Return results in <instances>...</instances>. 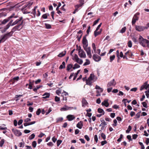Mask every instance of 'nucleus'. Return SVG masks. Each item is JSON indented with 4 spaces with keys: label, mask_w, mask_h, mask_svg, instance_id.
<instances>
[{
    "label": "nucleus",
    "mask_w": 149,
    "mask_h": 149,
    "mask_svg": "<svg viewBox=\"0 0 149 149\" xmlns=\"http://www.w3.org/2000/svg\"><path fill=\"white\" fill-rule=\"evenodd\" d=\"M66 53V51H64L60 53L58 55V56L59 57H62L64 56Z\"/></svg>",
    "instance_id": "obj_26"
},
{
    "label": "nucleus",
    "mask_w": 149,
    "mask_h": 149,
    "mask_svg": "<svg viewBox=\"0 0 149 149\" xmlns=\"http://www.w3.org/2000/svg\"><path fill=\"white\" fill-rule=\"evenodd\" d=\"M36 145L37 143L36 141H33L32 143V146L34 148H36Z\"/></svg>",
    "instance_id": "obj_41"
},
{
    "label": "nucleus",
    "mask_w": 149,
    "mask_h": 149,
    "mask_svg": "<svg viewBox=\"0 0 149 149\" xmlns=\"http://www.w3.org/2000/svg\"><path fill=\"white\" fill-rule=\"evenodd\" d=\"M137 90V88L136 87H135V88H132L130 90V91H132L136 92Z\"/></svg>",
    "instance_id": "obj_62"
},
{
    "label": "nucleus",
    "mask_w": 149,
    "mask_h": 149,
    "mask_svg": "<svg viewBox=\"0 0 149 149\" xmlns=\"http://www.w3.org/2000/svg\"><path fill=\"white\" fill-rule=\"evenodd\" d=\"M123 137V135L122 134H121L120 136V137L117 140V141L118 142H120Z\"/></svg>",
    "instance_id": "obj_49"
},
{
    "label": "nucleus",
    "mask_w": 149,
    "mask_h": 149,
    "mask_svg": "<svg viewBox=\"0 0 149 149\" xmlns=\"http://www.w3.org/2000/svg\"><path fill=\"white\" fill-rule=\"evenodd\" d=\"M98 31L95 30L94 32V35L95 37L100 34L102 31V29H101L99 31Z\"/></svg>",
    "instance_id": "obj_24"
},
{
    "label": "nucleus",
    "mask_w": 149,
    "mask_h": 149,
    "mask_svg": "<svg viewBox=\"0 0 149 149\" xmlns=\"http://www.w3.org/2000/svg\"><path fill=\"white\" fill-rule=\"evenodd\" d=\"M149 88V85L148 84L147 81L145 82L141 86L140 89L141 91H142L144 89L147 90Z\"/></svg>",
    "instance_id": "obj_11"
},
{
    "label": "nucleus",
    "mask_w": 149,
    "mask_h": 149,
    "mask_svg": "<svg viewBox=\"0 0 149 149\" xmlns=\"http://www.w3.org/2000/svg\"><path fill=\"white\" fill-rule=\"evenodd\" d=\"M48 16V15L47 13L43 14L42 16V17L45 19H46L47 18Z\"/></svg>",
    "instance_id": "obj_54"
},
{
    "label": "nucleus",
    "mask_w": 149,
    "mask_h": 149,
    "mask_svg": "<svg viewBox=\"0 0 149 149\" xmlns=\"http://www.w3.org/2000/svg\"><path fill=\"white\" fill-rule=\"evenodd\" d=\"M62 142V141L60 140H58L57 141V145L58 146L59 145L61 144Z\"/></svg>",
    "instance_id": "obj_57"
},
{
    "label": "nucleus",
    "mask_w": 149,
    "mask_h": 149,
    "mask_svg": "<svg viewBox=\"0 0 149 149\" xmlns=\"http://www.w3.org/2000/svg\"><path fill=\"white\" fill-rule=\"evenodd\" d=\"M139 40L140 44L143 47H146L145 45L144 44V43H149V40L143 38L140 35L139 36Z\"/></svg>",
    "instance_id": "obj_4"
},
{
    "label": "nucleus",
    "mask_w": 149,
    "mask_h": 149,
    "mask_svg": "<svg viewBox=\"0 0 149 149\" xmlns=\"http://www.w3.org/2000/svg\"><path fill=\"white\" fill-rule=\"evenodd\" d=\"M19 15L18 13H13L8 18L10 20L12 19L13 18H17L19 17Z\"/></svg>",
    "instance_id": "obj_13"
},
{
    "label": "nucleus",
    "mask_w": 149,
    "mask_h": 149,
    "mask_svg": "<svg viewBox=\"0 0 149 149\" xmlns=\"http://www.w3.org/2000/svg\"><path fill=\"white\" fill-rule=\"evenodd\" d=\"M135 29L141 32L143 31L145 29L144 26H135Z\"/></svg>",
    "instance_id": "obj_15"
},
{
    "label": "nucleus",
    "mask_w": 149,
    "mask_h": 149,
    "mask_svg": "<svg viewBox=\"0 0 149 149\" xmlns=\"http://www.w3.org/2000/svg\"><path fill=\"white\" fill-rule=\"evenodd\" d=\"M132 129V127L131 126L129 125L128 126V127L127 130H126V133H129L130 132L131 130Z\"/></svg>",
    "instance_id": "obj_44"
},
{
    "label": "nucleus",
    "mask_w": 149,
    "mask_h": 149,
    "mask_svg": "<svg viewBox=\"0 0 149 149\" xmlns=\"http://www.w3.org/2000/svg\"><path fill=\"white\" fill-rule=\"evenodd\" d=\"M95 88L97 90L96 91V93H101L103 92V91L102 88H101L100 86H98L97 85H96L95 86Z\"/></svg>",
    "instance_id": "obj_19"
},
{
    "label": "nucleus",
    "mask_w": 149,
    "mask_h": 149,
    "mask_svg": "<svg viewBox=\"0 0 149 149\" xmlns=\"http://www.w3.org/2000/svg\"><path fill=\"white\" fill-rule=\"evenodd\" d=\"M12 131L14 133L15 135L17 136H21L22 134V133L19 130L13 129L12 130Z\"/></svg>",
    "instance_id": "obj_12"
},
{
    "label": "nucleus",
    "mask_w": 149,
    "mask_h": 149,
    "mask_svg": "<svg viewBox=\"0 0 149 149\" xmlns=\"http://www.w3.org/2000/svg\"><path fill=\"white\" fill-rule=\"evenodd\" d=\"M140 15V13L137 12L135 14L132 19V25L134 24L136 22V21H138L139 19V17L138 16Z\"/></svg>",
    "instance_id": "obj_8"
},
{
    "label": "nucleus",
    "mask_w": 149,
    "mask_h": 149,
    "mask_svg": "<svg viewBox=\"0 0 149 149\" xmlns=\"http://www.w3.org/2000/svg\"><path fill=\"white\" fill-rule=\"evenodd\" d=\"M78 34H81L80 36L79 37L78 36H77V38H78V40L79 41L80 40V39L81 37V36H82V32L81 31V30H80L78 32Z\"/></svg>",
    "instance_id": "obj_36"
},
{
    "label": "nucleus",
    "mask_w": 149,
    "mask_h": 149,
    "mask_svg": "<svg viewBox=\"0 0 149 149\" xmlns=\"http://www.w3.org/2000/svg\"><path fill=\"white\" fill-rule=\"evenodd\" d=\"M99 20L100 19H97V20L95 21L93 24V26H94V25H95L98 22Z\"/></svg>",
    "instance_id": "obj_60"
},
{
    "label": "nucleus",
    "mask_w": 149,
    "mask_h": 149,
    "mask_svg": "<svg viewBox=\"0 0 149 149\" xmlns=\"http://www.w3.org/2000/svg\"><path fill=\"white\" fill-rule=\"evenodd\" d=\"M108 88L107 89V92L108 93H109L111 91V90L112 89V87H108Z\"/></svg>",
    "instance_id": "obj_64"
},
{
    "label": "nucleus",
    "mask_w": 149,
    "mask_h": 149,
    "mask_svg": "<svg viewBox=\"0 0 149 149\" xmlns=\"http://www.w3.org/2000/svg\"><path fill=\"white\" fill-rule=\"evenodd\" d=\"M113 122L114 123L112 125L113 126H116L117 125V121L116 120L114 119L113 121Z\"/></svg>",
    "instance_id": "obj_52"
},
{
    "label": "nucleus",
    "mask_w": 149,
    "mask_h": 149,
    "mask_svg": "<svg viewBox=\"0 0 149 149\" xmlns=\"http://www.w3.org/2000/svg\"><path fill=\"white\" fill-rule=\"evenodd\" d=\"M70 109H72L73 107H69L66 105H65L63 107L60 109V111H65L68 110H69Z\"/></svg>",
    "instance_id": "obj_16"
},
{
    "label": "nucleus",
    "mask_w": 149,
    "mask_h": 149,
    "mask_svg": "<svg viewBox=\"0 0 149 149\" xmlns=\"http://www.w3.org/2000/svg\"><path fill=\"white\" fill-rule=\"evenodd\" d=\"M78 49V54L79 56L81 58H85L86 57V55L85 52L83 49H81V47L79 46Z\"/></svg>",
    "instance_id": "obj_3"
},
{
    "label": "nucleus",
    "mask_w": 149,
    "mask_h": 149,
    "mask_svg": "<svg viewBox=\"0 0 149 149\" xmlns=\"http://www.w3.org/2000/svg\"><path fill=\"white\" fill-rule=\"evenodd\" d=\"M4 143V140L3 139H2V140L0 141V146L2 147Z\"/></svg>",
    "instance_id": "obj_47"
},
{
    "label": "nucleus",
    "mask_w": 149,
    "mask_h": 149,
    "mask_svg": "<svg viewBox=\"0 0 149 149\" xmlns=\"http://www.w3.org/2000/svg\"><path fill=\"white\" fill-rule=\"evenodd\" d=\"M101 136L103 139L105 140L106 139V135L104 133H102L101 134Z\"/></svg>",
    "instance_id": "obj_51"
},
{
    "label": "nucleus",
    "mask_w": 149,
    "mask_h": 149,
    "mask_svg": "<svg viewBox=\"0 0 149 149\" xmlns=\"http://www.w3.org/2000/svg\"><path fill=\"white\" fill-rule=\"evenodd\" d=\"M132 39L133 42L135 43H136L137 42V40L136 38L134 37H133L132 38Z\"/></svg>",
    "instance_id": "obj_50"
},
{
    "label": "nucleus",
    "mask_w": 149,
    "mask_h": 149,
    "mask_svg": "<svg viewBox=\"0 0 149 149\" xmlns=\"http://www.w3.org/2000/svg\"><path fill=\"white\" fill-rule=\"evenodd\" d=\"M101 123L100 125L99 126H105L107 125L106 123L105 122L104 120H103L101 121Z\"/></svg>",
    "instance_id": "obj_31"
},
{
    "label": "nucleus",
    "mask_w": 149,
    "mask_h": 149,
    "mask_svg": "<svg viewBox=\"0 0 149 149\" xmlns=\"http://www.w3.org/2000/svg\"><path fill=\"white\" fill-rule=\"evenodd\" d=\"M55 100L56 102H58L60 100V98L57 96H56L55 98Z\"/></svg>",
    "instance_id": "obj_56"
},
{
    "label": "nucleus",
    "mask_w": 149,
    "mask_h": 149,
    "mask_svg": "<svg viewBox=\"0 0 149 149\" xmlns=\"http://www.w3.org/2000/svg\"><path fill=\"white\" fill-rule=\"evenodd\" d=\"M80 66L77 63H76L74 65V66L73 67V69L75 70L76 68H79Z\"/></svg>",
    "instance_id": "obj_40"
},
{
    "label": "nucleus",
    "mask_w": 149,
    "mask_h": 149,
    "mask_svg": "<svg viewBox=\"0 0 149 149\" xmlns=\"http://www.w3.org/2000/svg\"><path fill=\"white\" fill-rule=\"evenodd\" d=\"M142 104L143 105V106L144 107L146 108H147L148 107L147 106V104L146 102H143L142 103Z\"/></svg>",
    "instance_id": "obj_46"
},
{
    "label": "nucleus",
    "mask_w": 149,
    "mask_h": 149,
    "mask_svg": "<svg viewBox=\"0 0 149 149\" xmlns=\"http://www.w3.org/2000/svg\"><path fill=\"white\" fill-rule=\"evenodd\" d=\"M56 123H58L59 122H61L63 120L62 117H59L56 119Z\"/></svg>",
    "instance_id": "obj_38"
},
{
    "label": "nucleus",
    "mask_w": 149,
    "mask_h": 149,
    "mask_svg": "<svg viewBox=\"0 0 149 149\" xmlns=\"http://www.w3.org/2000/svg\"><path fill=\"white\" fill-rule=\"evenodd\" d=\"M79 70H78L77 71V73H76L74 74V78H73V80H75L76 79V78L77 76V75H78V74L79 73Z\"/></svg>",
    "instance_id": "obj_42"
},
{
    "label": "nucleus",
    "mask_w": 149,
    "mask_h": 149,
    "mask_svg": "<svg viewBox=\"0 0 149 149\" xmlns=\"http://www.w3.org/2000/svg\"><path fill=\"white\" fill-rule=\"evenodd\" d=\"M126 27H124L123 28L121 29L120 30V33H125L126 31Z\"/></svg>",
    "instance_id": "obj_37"
},
{
    "label": "nucleus",
    "mask_w": 149,
    "mask_h": 149,
    "mask_svg": "<svg viewBox=\"0 0 149 149\" xmlns=\"http://www.w3.org/2000/svg\"><path fill=\"white\" fill-rule=\"evenodd\" d=\"M19 79V77L18 76L15 77H14L12 79L10 80V81L12 82L13 83H14V80H16V81H17Z\"/></svg>",
    "instance_id": "obj_30"
},
{
    "label": "nucleus",
    "mask_w": 149,
    "mask_h": 149,
    "mask_svg": "<svg viewBox=\"0 0 149 149\" xmlns=\"http://www.w3.org/2000/svg\"><path fill=\"white\" fill-rule=\"evenodd\" d=\"M115 58V56L114 55L112 56H111L110 57V62L111 63L113 60H114Z\"/></svg>",
    "instance_id": "obj_33"
},
{
    "label": "nucleus",
    "mask_w": 149,
    "mask_h": 149,
    "mask_svg": "<svg viewBox=\"0 0 149 149\" xmlns=\"http://www.w3.org/2000/svg\"><path fill=\"white\" fill-rule=\"evenodd\" d=\"M83 48L86 52L87 55L90 58H91L92 56L91 54V47H84Z\"/></svg>",
    "instance_id": "obj_9"
},
{
    "label": "nucleus",
    "mask_w": 149,
    "mask_h": 149,
    "mask_svg": "<svg viewBox=\"0 0 149 149\" xmlns=\"http://www.w3.org/2000/svg\"><path fill=\"white\" fill-rule=\"evenodd\" d=\"M46 27L47 29H49L51 28V26L50 24H45Z\"/></svg>",
    "instance_id": "obj_55"
},
{
    "label": "nucleus",
    "mask_w": 149,
    "mask_h": 149,
    "mask_svg": "<svg viewBox=\"0 0 149 149\" xmlns=\"http://www.w3.org/2000/svg\"><path fill=\"white\" fill-rule=\"evenodd\" d=\"M90 61L88 59H86V62L84 63V64H83V65L85 66V65H88L89 64H90Z\"/></svg>",
    "instance_id": "obj_35"
},
{
    "label": "nucleus",
    "mask_w": 149,
    "mask_h": 149,
    "mask_svg": "<svg viewBox=\"0 0 149 149\" xmlns=\"http://www.w3.org/2000/svg\"><path fill=\"white\" fill-rule=\"evenodd\" d=\"M4 9H3L0 10V18L3 16H6L7 15V13L6 12H2V10L4 11Z\"/></svg>",
    "instance_id": "obj_23"
},
{
    "label": "nucleus",
    "mask_w": 149,
    "mask_h": 149,
    "mask_svg": "<svg viewBox=\"0 0 149 149\" xmlns=\"http://www.w3.org/2000/svg\"><path fill=\"white\" fill-rule=\"evenodd\" d=\"M137 135L136 134H134L132 135V138L133 139H135L137 137Z\"/></svg>",
    "instance_id": "obj_63"
},
{
    "label": "nucleus",
    "mask_w": 149,
    "mask_h": 149,
    "mask_svg": "<svg viewBox=\"0 0 149 149\" xmlns=\"http://www.w3.org/2000/svg\"><path fill=\"white\" fill-rule=\"evenodd\" d=\"M35 137V134L34 133L32 134L29 137V139L30 140H32L34 139Z\"/></svg>",
    "instance_id": "obj_39"
},
{
    "label": "nucleus",
    "mask_w": 149,
    "mask_h": 149,
    "mask_svg": "<svg viewBox=\"0 0 149 149\" xmlns=\"http://www.w3.org/2000/svg\"><path fill=\"white\" fill-rule=\"evenodd\" d=\"M125 101H127V102L128 103H129L130 102L131 100H129V101H128L127 100V99H123V102L125 105H126V102H125Z\"/></svg>",
    "instance_id": "obj_53"
},
{
    "label": "nucleus",
    "mask_w": 149,
    "mask_h": 149,
    "mask_svg": "<svg viewBox=\"0 0 149 149\" xmlns=\"http://www.w3.org/2000/svg\"><path fill=\"white\" fill-rule=\"evenodd\" d=\"M18 18V19L16 20L13 22V20L11 19L4 28L1 30L2 33H3L6 32L7 30L11 26H12L17 24H18L17 25L20 24L22 23V25L23 22V21L22 20L23 17H19Z\"/></svg>",
    "instance_id": "obj_1"
},
{
    "label": "nucleus",
    "mask_w": 149,
    "mask_h": 149,
    "mask_svg": "<svg viewBox=\"0 0 149 149\" xmlns=\"http://www.w3.org/2000/svg\"><path fill=\"white\" fill-rule=\"evenodd\" d=\"M22 23L20 24L17 25L13 27L11 31L9 33L12 36L13 33L15 31L17 30H19L22 28Z\"/></svg>",
    "instance_id": "obj_5"
},
{
    "label": "nucleus",
    "mask_w": 149,
    "mask_h": 149,
    "mask_svg": "<svg viewBox=\"0 0 149 149\" xmlns=\"http://www.w3.org/2000/svg\"><path fill=\"white\" fill-rule=\"evenodd\" d=\"M72 59L73 60L80 65H81L83 62L82 59L79 58L78 57V55L76 54H75L73 56Z\"/></svg>",
    "instance_id": "obj_6"
},
{
    "label": "nucleus",
    "mask_w": 149,
    "mask_h": 149,
    "mask_svg": "<svg viewBox=\"0 0 149 149\" xmlns=\"http://www.w3.org/2000/svg\"><path fill=\"white\" fill-rule=\"evenodd\" d=\"M116 84V82L115 81L114 79H113L108 83L107 86V87H109L111 86H114Z\"/></svg>",
    "instance_id": "obj_14"
},
{
    "label": "nucleus",
    "mask_w": 149,
    "mask_h": 149,
    "mask_svg": "<svg viewBox=\"0 0 149 149\" xmlns=\"http://www.w3.org/2000/svg\"><path fill=\"white\" fill-rule=\"evenodd\" d=\"M41 112V110L40 109H38L36 112V114L37 115H39Z\"/></svg>",
    "instance_id": "obj_48"
},
{
    "label": "nucleus",
    "mask_w": 149,
    "mask_h": 149,
    "mask_svg": "<svg viewBox=\"0 0 149 149\" xmlns=\"http://www.w3.org/2000/svg\"><path fill=\"white\" fill-rule=\"evenodd\" d=\"M65 62L63 61L62 63V64L59 67V69H61L65 68Z\"/></svg>",
    "instance_id": "obj_29"
},
{
    "label": "nucleus",
    "mask_w": 149,
    "mask_h": 149,
    "mask_svg": "<svg viewBox=\"0 0 149 149\" xmlns=\"http://www.w3.org/2000/svg\"><path fill=\"white\" fill-rule=\"evenodd\" d=\"M128 47L130 48H131L132 47V43L131 41L129 40L127 43Z\"/></svg>",
    "instance_id": "obj_43"
},
{
    "label": "nucleus",
    "mask_w": 149,
    "mask_h": 149,
    "mask_svg": "<svg viewBox=\"0 0 149 149\" xmlns=\"http://www.w3.org/2000/svg\"><path fill=\"white\" fill-rule=\"evenodd\" d=\"M87 35H85L83 37L82 39V43L83 44V47H88V40L86 38Z\"/></svg>",
    "instance_id": "obj_10"
},
{
    "label": "nucleus",
    "mask_w": 149,
    "mask_h": 149,
    "mask_svg": "<svg viewBox=\"0 0 149 149\" xmlns=\"http://www.w3.org/2000/svg\"><path fill=\"white\" fill-rule=\"evenodd\" d=\"M98 112L102 114V115H104V110L101 108H98L97 109Z\"/></svg>",
    "instance_id": "obj_28"
},
{
    "label": "nucleus",
    "mask_w": 149,
    "mask_h": 149,
    "mask_svg": "<svg viewBox=\"0 0 149 149\" xmlns=\"http://www.w3.org/2000/svg\"><path fill=\"white\" fill-rule=\"evenodd\" d=\"M45 135V134L42 132H41L39 135L38 136V137L40 138H41L43 136H44Z\"/></svg>",
    "instance_id": "obj_58"
},
{
    "label": "nucleus",
    "mask_w": 149,
    "mask_h": 149,
    "mask_svg": "<svg viewBox=\"0 0 149 149\" xmlns=\"http://www.w3.org/2000/svg\"><path fill=\"white\" fill-rule=\"evenodd\" d=\"M88 104L87 101L84 98H83L82 101V106L83 107H85Z\"/></svg>",
    "instance_id": "obj_20"
},
{
    "label": "nucleus",
    "mask_w": 149,
    "mask_h": 149,
    "mask_svg": "<svg viewBox=\"0 0 149 149\" xmlns=\"http://www.w3.org/2000/svg\"><path fill=\"white\" fill-rule=\"evenodd\" d=\"M37 8V6H35L34 7V8L32 9V12L31 13V14H32L33 17H36V9Z\"/></svg>",
    "instance_id": "obj_22"
},
{
    "label": "nucleus",
    "mask_w": 149,
    "mask_h": 149,
    "mask_svg": "<svg viewBox=\"0 0 149 149\" xmlns=\"http://www.w3.org/2000/svg\"><path fill=\"white\" fill-rule=\"evenodd\" d=\"M50 94L49 93H45L43 95V98L46 99L49 97Z\"/></svg>",
    "instance_id": "obj_27"
},
{
    "label": "nucleus",
    "mask_w": 149,
    "mask_h": 149,
    "mask_svg": "<svg viewBox=\"0 0 149 149\" xmlns=\"http://www.w3.org/2000/svg\"><path fill=\"white\" fill-rule=\"evenodd\" d=\"M90 30H91V27H90V26H89L88 27V29L87 30V31H86L87 35H87V36L88 35L90 31Z\"/></svg>",
    "instance_id": "obj_45"
},
{
    "label": "nucleus",
    "mask_w": 149,
    "mask_h": 149,
    "mask_svg": "<svg viewBox=\"0 0 149 149\" xmlns=\"http://www.w3.org/2000/svg\"><path fill=\"white\" fill-rule=\"evenodd\" d=\"M102 106H104L106 107H107L109 106V103L108 102V100L106 99L102 102Z\"/></svg>",
    "instance_id": "obj_18"
},
{
    "label": "nucleus",
    "mask_w": 149,
    "mask_h": 149,
    "mask_svg": "<svg viewBox=\"0 0 149 149\" xmlns=\"http://www.w3.org/2000/svg\"><path fill=\"white\" fill-rule=\"evenodd\" d=\"M31 120V119L30 118H26L24 120V122L26 123H28Z\"/></svg>",
    "instance_id": "obj_59"
},
{
    "label": "nucleus",
    "mask_w": 149,
    "mask_h": 149,
    "mask_svg": "<svg viewBox=\"0 0 149 149\" xmlns=\"http://www.w3.org/2000/svg\"><path fill=\"white\" fill-rule=\"evenodd\" d=\"M66 118L68 119L69 121H72L74 119L75 117L73 115H69L67 116Z\"/></svg>",
    "instance_id": "obj_21"
},
{
    "label": "nucleus",
    "mask_w": 149,
    "mask_h": 149,
    "mask_svg": "<svg viewBox=\"0 0 149 149\" xmlns=\"http://www.w3.org/2000/svg\"><path fill=\"white\" fill-rule=\"evenodd\" d=\"M83 122L80 121L79 122L77 125V127L79 129H81L83 126Z\"/></svg>",
    "instance_id": "obj_25"
},
{
    "label": "nucleus",
    "mask_w": 149,
    "mask_h": 149,
    "mask_svg": "<svg viewBox=\"0 0 149 149\" xmlns=\"http://www.w3.org/2000/svg\"><path fill=\"white\" fill-rule=\"evenodd\" d=\"M11 36L9 33L3 36H1L0 39V43L1 42H4L7 39L9 38Z\"/></svg>",
    "instance_id": "obj_7"
},
{
    "label": "nucleus",
    "mask_w": 149,
    "mask_h": 149,
    "mask_svg": "<svg viewBox=\"0 0 149 149\" xmlns=\"http://www.w3.org/2000/svg\"><path fill=\"white\" fill-rule=\"evenodd\" d=\"M73 65L72 64H69L67 66V70L69 71L71 68L72 67Z\"/></svg>",
    "instance_id": "obj_34"
},
{
    "label": "nucleus",
    "mask_w": 149,
    "mask_h": 149,
    "mask_svg": "<svg viewBox=\"0 0 149 149\" xmlns=\"http://www.w3.org/2000/svg\"><path fill=\"white\" fill-rule=\"evenodd\" d=\"M10 20L9 19L8 17L6 19H4L1 22V24H5L7 23Z\"/></svg>",
    "instance_id": "obj_32"
},
{
    "label": "nucleus",
    "mask_w": 149,
    "mask_h": 149,
    "mask_svg": "<svg viewBox=\"0 0 149 149\" xmlns=\"http://www.w3.org/2000/svg\"><path fill=\"white\" fill-rule=\"evenodd\" d=\"M97 79V77L93 74H91L87 79L86 80V83L87 85H91V84Z\"/></svg>",
    "instance_id": "obj_2"
},
{
    "label": "nucleus",
    "mask_w": 149,
    "mask_h": 149,
    "mask_svg": "<svg viewBox=\"0 0 149 149\" xmlns=\"http://www.w3.org/2000/svg\"><path fill=\"white\" fill-rule=\"evenodd\" d=\"M93 58L94 60L96 62H98L101 59V57L96 54L93 55Z\"/></svg>",
    "instance_id": "obj_17"
},
{
    "label": "nucleus",
    "mask_w": 149,
    "mask_h": 149,
    "mask_svg": "<svg viewBox=\"0 0 149 149\" xmlns=\"http://www.w3.org/2000/svg\"><path fill=\"white\" fill-rule=\"evenodd\" d=\"M84 137L87 141H89L90 139L87 135H85L84 136Z\"/></svg>",
    "instance_id": "obj_61"
}]
</instances>
